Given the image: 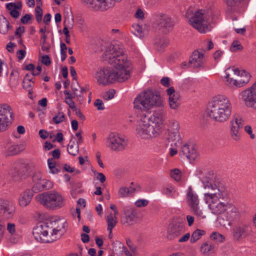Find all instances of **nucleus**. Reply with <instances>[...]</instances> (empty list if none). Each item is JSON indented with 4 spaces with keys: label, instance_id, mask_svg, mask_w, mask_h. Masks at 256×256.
I'll use <instances>...</instances> for the list:
<instances>
[{
    "label": "nucleus",
    "instance_id": "nucleus-64",
    "mask_svg": "<svg viewBox=\"0 0 256 256\" xmlns=\"http://www.w3.org/2000/svg\"><path fill=\"white\" fill-rule=\"evenodd\" d=\"M97 180H99L102 183L106 181V178L105 176L102 172H99L96 176Z\"/></svg>",
    "mask_w": 256,
    "mask_h": 256
},
{
    "label": "nucleus",
    "instance_id": "nucleus-59",
    "mask_svg": "<svg viewBox=\"0 0 256 256\" xmlns=\"http://www.w3.org/2000/svg\"><path fill=\"white\" fill-rule=\"evenodd\" d=\"M42 64H44L46 65V66H49L50 63H51V62H50V57L47 56V55H46V56H42Z\"/></svg>",
    "mask_w": 256,
    "mask_h": 256
},
{
    "label": "nucleus",
    "instance_id": "nucleus-5",
    "mask_svg": "<svg viewBox=\"0 0 256 256\" xmlns=\"http://www.w3.org/2000/svg\"><path fill=\"white\" fill-rule=\"evenodd\" d=\"M232 108L229 98L224 95L218 94L214 97L209 102L208 114L214 121L224 122L230 118Z\"/></svg>",
    "mask_w": 256,
    "mask_h": 256
},
{
    "label": "nucleus",
    "instance_id": "nucleus-43",
    "mask_svg": "<svg viewBox=\"0 0 256 256\" xmlns=\"http://www.w3.org/2000/svg\"><path fill=\"white\" fill-rule=\"evenodd\" d=\"M162 193L168 196H172L176 192L175 188L172 186L164 187L162 190Z\"/></svg>",
    "mask_w": 256,
    "mask_h": 256
},
{
    "label": "nucleus",
    "instance_id": "nucleus-11",
    "mask_svg": "<svg viewBox=\"0 0 256 256\" xmlns=\"http://www.w3.org/2000/svg\"><path fill=\"white\" fill-rule=\"evenodd\" d=\"M122 0H82L86 7L94 10L104 11L114 6V2H120Z\"/></svg>",
    "mask_w": 256,
    "mask_h": 256
},
{
    "label": "nucleus",
    "instance_id": "nucleus-29",
    "mask_svg": "<svg viewBox=\"0 0 256 256\" xmlns=\"http://www.w3.org/2000/svg\"><path fill=\"white\" fill-rule=\"evenodd\" d=\"M200 252L204 256H210L215 252L214 246L207 242L202 243L200 247Z\"/></svg>",
    "mask_w": 256,
    "mask_h": 256
},
{
    "label": "nucleus",
    "instance_id": "nucleus-49",
    "mask_svg": "<svg viewBox=\"0 0 256 256\" xmlns=\"http://www.w3.org/2000/svg\"><path fill=\"white\" fill-rule=\"evenodd\" d=\"M6 230L12 236H15L16 234V231L14 224L8 222L7 224Z\"/></svg>",
    "mask_w": 256,
    "mask_h": 256
},
{
    "label": "nucleus",
    "instance_id": "nucleus-12",
    "mask_svg": "<svg viewBox=\"0 0 256 256\" xmlns=\"http://www.w3.org/2000/svg\"><path fill=\"white\" fill-rule=\"evenodd\" d=\"M14 120V114L11 106L6 104H0V128L10 126Z\"/></svg>",
    "mask_w": 256,
    "mask_h": 256
},
{
    "label": "nucleus",
    "instance_id": "nucleus-2",
    "mask_svg": "<svg viewBox=\"0 0 256 256\" xmlns=\"http://www.w3.org/2000/svg\"><path fill=\"white\" fill-rule=\"evenodd\" d=\"M204 187L210 190L204 193V199L212 213L216 215L223 214L224 216H220L218 220L222 226H230L240 217V208L232 202L230 194L220 181L212 180L205 182Z\"/></svg>",
    "mask_w": 256,
    "mask_h": 256
},
{
    "label": "nucleus",
    "instance_id": "nucleus-14",
    "mask_svg": "<svg viewBox=\"0 0 256 256\" xmlns=\"http://www.w3.org/2000/svg\"><path fill=\"white\" fill-rule=\"evenodd\" d=\"M185 230V226L182 222L174 220L167 228L166 237L168 240H173L178 238Z\"/></svg>",
    "mask_w": 256,
    "mask_h": 256
},
{
    "label": "nucleus",
    "instance_id": "nucleus-1",
    "mask_svg": "<svg viewBox=\"0 0 256 256\" xmlns=\"http://www.w3.org/2000/svg\"><path fill=\"white\" fill-rule=\"evenodd\" d=\"M102 60L113 66L98 68L94 78L99 84L106 86L116 82H123L130 77L132 69L131 62L124 54L122 45L108 44Z\"/></svg>",
    "mask_w": 256,
    "mask_h": 256
},
{
    "label": "nucleus",
    "instance_id": "nucleus-47",
    "mask_svg": "<svg viewBox=\"0 0 256 256\" xmlns=\"http://www.w3.org/2000/svg\"><path fill=\"white\" fill-rule=\"evenodd\" d=\"M171 177L176 181L180 180L181 178V172L177 168L172 170L170 173Z\"/></svg>",
    "mask_w": 256,
    "mask_h": 256
},
{
    "label": "nucleus",
    "instance_id": "nucleus-51",
    "mask_svg": "<svg viewBox=\"0 0 256 256\" xmlns=\"http://www.w3.org/2000/svg\"><path fill=\"white\" fill-rule=\"evenodd\" d=\"M242 48V46L240 44L238 41H234L232 43L230 50L232 52H235Z\"/></svg>",
    "mask_w": 256,
    "mask_h": 256
},
{
    "label": "nucleus",
    "instance_id": "nucleus-16",
    "mask_svg": "<svg viewBox=\"0 0 256 256\" xmlns=\"http://www.w3.org/2000/svg\"><path fill=\"white\" fill-rule=\"evenodd\" d=\"M181 157H186L190 162L194 160L198 156V152L192 144L186 143L180 148Z\"/></svg>",
    "mask_w": 256,
    "mask_h": 256
},
{
    "label": "nucleus",
    "instance_id": "nucleus-8",
    "mask_svg": "<svg viewBox=\"0 0 256 256\" xmlns=\"http://www.w3.org/2000/svg\"><path fill=\"white\" fill-rule=\"evenodd\" d=\"M128 140L126 136L118 133H110L106 139V146L111 150L120 152L128 146Z\"/></svg>",
    "mask_w": 256,
    "mask_h": 256
},
{
    "label": "nucleus",
    "instance_id": "nucleus-17",
    "mask_svg": "<svg viewBox=\"0 0 256 256\" xmlns=\"http://www.w3.org/2000/svg\"><path fill=\"white\" fill-rule=\"evenodd\" d=\"M226 85L233 87L237 88V80L238 76L236 74H239V70L235 68H228L225 70Z\"/></svg>",
    "mask_w": 256,
    "mask_h": 256
},
{
    "label": "nucleus",
    "instance_id": "nucleus-54",
    "mask_svg": "<svg viewBox=\"0 0 256 256\" xmlns=\"http://www.w3.org/2000/svg\"><path fill=\"white\" fill-rule=\"evenodd\" d=\"M148 201L146 200L140 199L135 202L136 206L138 208L144 207L148 204Z\"/></svg>",
    "mask_w": 256,
    "mask_h": 256
},
{
    "label": "nucleus",
    "instance_id": "nucleus-50",
    "mask_svg": "<svg viewBox=\"0 0 256 256\" xmlns=\"http://www.w3.org/2000/svg\"><path fill=\"white\" fill-rule=\"evenodd\" d=\"M230 134L234 140H238L240 138V134L238 129H230Z\"/></svg>",
    "mask_w": 256,
    "mask_h": 256
},
{
    "label": "nucleus",
    "instance_id": "nucleus-36",
    "mask_svg": "<svg viewBox=\"0 0 256 256\" xmlns=\"http://www.w3.org/2000/svg\"><path fill=\"white\" fill-rule=\"evenodd\" d=\"M106 221L108 224V230L110 232V234L112 233L113 228L116 226L118 223L116 219L113 217L112 213H110L106 218Z\"/></svg>",
    "mask_w": 256,
    "mask_h": 256
},
{
    "label": "nucleus",
    "instance_id": "nucleus-33",
    "mask_svg": "<svg viewBox=\"0 0 256 256\" xmlns=\"http://www.w3.org/2000/svg\"><path fill=\"white\" fill-rule=\"evenodd\" d=\"M19 84V73L18 70H12L10 74L9 84L11 88H14Z\"/></svg>",
    "mask_w": 256,
    "mask_h": 256
},
{
    "label": "nucleus",
    "instance_id": "nucleus-63",
    "mask_svg": "<svg viewBox=\"0 0 256 256\" xmlns=\"http://www.w3.org/2000/svg\"><path fill=\"white\" fill-rule=\"evenodd\" d=\"M161 84L166 87L170 86V78L168 77H164L162 78Z\"/></svg>",
    "mask_w": 256,
    "mask_h": 256
},
{
    "label": "nucleus",
    "instance_id": "nucleus-26",
    "mask_svg": "<svg viewBox=\"0 0 256 256\" xmlns=\"http://www.w3.org/2000/svg\"><path fill=\"white\" fill-rule=\"evenodd\" d=\"M168 138L171 141L176 142L174 145L180 146L182 144V137L178 129L168 130Z\"/></svg>",
    "mask_w": 256,
    "mask_h": 256
},
{
    "label": "nucleus",
    "instance_id": "nucleus-20",
    "mask_svg": "<svg viewBox=\"0 0 256 256\" xmlns=\"http://www.w3.org/2000/svg\"><path fill=\"white\" fill-rule=\"evenodd\" d=\"M160 132V129H136L138 136L144 139L156 137Z\"/></svg>",
    "mask_w": 256,
    "mask_h": 256
},
{
    "label": "nucleus",
    "instance_id": "nucleus-52",
    "mask_svg": "<svg viewBox=\"0 0 256 256\" xmlns=\"http://www.w3.org/2000/svg\"><path fill=\"white\" fill-rule=\"evenodd\" d=\"M64 28H63V32L65 34L66 36H70L69 31L68 30V28H72L73 26L72 23L70 24L68 23V24H66V22L65 20L64 22Z\"/></svg>",
    "mask_w": 256,
    "mask_h": 256
},
{
    "label": "nucleus",
    "instance_id": "nucleus-45",
    "mask_svg": "<svg viewBox=\"0 0 256 256\" xmlns=\"http://www.w3.org/2000/svg\"><path fill=\"white\" fill-rule=\"evenodd\" d=\"M42 178V174L40 172H36L34 174L32 178L34 185H36V184H38Z\"/></svg>",
    "mask_w": 256,
    "mask_h": 256
},
{
    "label": "nucleus",
    "instance_id": "nucleus-32",
    "mask_svg": "<svg viewBox=\"0 0 256 256\" xmlns=\"http://www.w3.org/2000/svg\"><path fill=\"white\" fill-rule=\"evenodd\" d=\"M169 44V40L164 36L157 38L154 42V46L157 50L161 52L168 46Z\"/></svg>",
    "mask_w": 256,
    "mask_h": 256
},
{
    "label": "nucleus",
    "instance_id": "nucleus-15",
    "mask_svg": "<svg viewBox=\"0 0 256 256\" xmlns=\"http://www.w3.org/2000/svg\"><path fill=\"white\" fill-rule=\"evenodd\" d=\"M155 23L160 28L172 30L176 24V22L170 16L162 14L156 16Z\"/></svg>",
    "mask_w": 256,
    "mask_h": 256
},
{
    "label": "nucleus",
    "instance_id": "nucleus-21",
    "mask_svg": "<svg viewBox=\"0 0 256 256\" xmlns=\"http://www.w3.org/2000/svg\"><path fill=\"white\" fill-rule=\"evenodd\" d=\"M0 210L6 216H11L14 212L12 203L8 200L0 199Z\"/></svg>",
    "mask_w": 256,
    "mask_h": 256
},
{
    "label": "nucleus",
    "instance_id": "nucleus-7",
    "mask_svg": "<svg viewBox=\"0 0 256 256\" xmlns=\"http://www.w3.org/2000/svg\"><path fill=\"white\" fill-rule=\"evenodd\" d=\"M36 200L46 208L52 210L61 208L65 204L64 197L55 190L40 194L36 196Z\"/></svg>",
    "mask_w": 256,
    "mask_h": 256
},
{
    "label": "nucleus",
    "instance_id": "nucleus-25",
    "mask_svg": "<svg viewBox=\"0 0 256 256\" xmlns=\"http://www.w3.org/2000/svg\"><path fill=\"white\" fill-rule=\"evenodd\" d=\"M52 186V182L42 178L38 184L34 185L32 190L34 192H37L44 190L50 189Z\"/></svg>",
    "mask_w": 256,
    "mask_h": 256
},
{
    "label": "nucleus",
    "instance_id": "nucleus-60",
    "mask_svg": "<svg viewBox=\"0 0 256 256\" xmlns=\"http://www.w3.org/2000/svg\"><path fill=\"white\" fill-rule=\"evenodd\" d=\"M38 134L40 137L42 139H46L48 136V132L44 129H40Z\"/></svg>",
    "mask_w": 256,
    "mask_h": 256
},
{
    "label": "nucleus",
    "instance_id": "nucleus-40",
    "mask_svg": "<svg viewBox=\"0 0 256 256\" xmlns=\"http://www.w3.org/2000/svg\"><path fill=\"white\" fill-rule=\"evenodd\" d=\"M48 164L49 168V172L52 174H56L59 170L56 166V162L54 158H50L48 160Z\"/></svg>",
    "mask_w": 256,
    "mask_h": 256
},
{
    "label": "nucleus",
    "instance_id": "nucleus-10",
    "mask_svg": "<svg viewBox=\"0 0 256 256\" xmlns=\"http://www.w3.org/2000/svg\"><path fill=\"white\" fill-rule=\"evenodd\" d=\"M164 118V112L163 110H156L150 118H148L146 116L143 118L140 123V126L146 128L160 127L163 123Z\"/></svg>",
    "mask_w": 256,
    "mask_h": 256
},
{
    "label": "nucleus",
    "instance_id": "nucleus-42",
    "mask_svg": "<svg viewBox=\"0 0 256 256\" xmlns=\"http://www.w3.org/2000/svg\"><path fill=\"white\" fill-rule=\"evenodd\" d=\"M21 150L18 145H12L10 146L6 150V154L8 156H13L18 154Z\"/></svg>",
    "mask_w": 256,
    "mask_h": 256
},
{
    "label": "nucleus",
    "instance_id": "nucleus-24",
    "mask_svg": "<svg viewBox=\"0 0 256 256\" xmlns=\"http://www.w3.org/2000/svg\"><path fill=\"white\" fill-rule=\"evenodd\" d=\"M32 192L30 190H27L20 194L18 198V204L21 207H25L31 202Z\"/></svg>",
    "mask_w": 256,
    "mask_h": 256
},
{
    "label": "nucleus",
    "instance_id": "nucleus-38",
    "mask_svg": "<svg viewBox=\"0 0 256 256\" xmlns=\"http://www.w3.org/2000/svg\"><path fill=\"white\" fill-rule=\"evenodd\" d=\"M205 234L206 232L204 230H200L198 229L192 232L191 236L190 242L191 243L196 242L198 240H200L202 236L204 235Z\"/></svg>",
    "mask_w": 256,
    "mask_h": 256
},
{
    "label": "nucleus",
    "instance_id": "nucleus-56",
    "mask_svg": "<svg viewBox=\"0 0 256 256\" xmlns=\"http://www.w3.org/2000/svg\"><path fill=\"white\" fill-rule=\"evenodd\" d=\"M190 238V233H186L182 236H180L178 242H187Z\"/></svg>",
    "mask_w": 256,
    "mask_h": 256
},
{
    "label": "nucleus",
    "instance_id": "nucleus-57",
    "mask_svg": "<svg viewBox=\"0 0 256 256\" xmlns=\"http://www.w3.org/2000/svg\"><path fill=\"white\" fill-rule=\"evenodd\" d=\"M32 18V16L30 14H26L21 18L20 21L24 24H28Z\"/></svg>",
    "mask_w": 256,
    "mask_h": 256
},
{
    "label": "nucleus",
    "instance_id": "nucleus-18",
    "mask_svg": "<svg viewBox=\"0 0 256 256\" xmlns=\"http://www.w3.org/2000/svg\"><path fill=\"white\" fill-rule=\"evenodd\" d=\"M204 60L203 54L198 50H194L190 60V64L193 68H202L204 66Z\"/></svg>",
    "mask_w": 256,
    "mask_h": 256
},
{
    "label": "nucleus",
    "instance_id": "nucleus-35",
    "mask_svg": "<svg viewBox=\"0 0 256 256\" xmlns=\"http://www.w3.org/2000/svg\"><path fill=\"white\" fill-rule=\"evenodd\" d=\"M134 192L135 189L134 188L122 186L118 190V196L120 198H126L130 194H133Z\"/></svg>",
    "mask_w": 256,
    "mask_h": 256
},
{
    "label": "nucleus",
    "instance_id": "nucleus-48",
    "mask_svg": "<svg viewBox=\"0 0 256 256\" xmlns=\"http://www.w3.org/2000/svg\"><path fill=\"white\" fill-rule=\"evenodd\" d=\"M36 18L38 22H40L42 20V10L40 6H37L35 8Z\"/></svg>",
    "mask_w": 256,
    "mask_h": 256
},
{
    "label": "nucleus",
    "instance_id": "nucleus-41",
    "mask_svg": "<svg viewBox=\"0 0 256 256\" xmlns=\"http://www.w3.org/2000/svg\"><path fill=\"white\" fill-rule=\"evenodd\" d=\"M210 238L216 243H222L225 240L224 236L218 232H213L212 233L210 236Z\"/></svg>",
    "mask_w": 256,
    "mask_h": 256
},
{
    "label": "nucleus",
    "instance_id": "nucleus-19",
    "mask_svg": "<svg viewBox=\"0 0 256 256\" xmlns=\"http://www.w3.org/2000/svg\"><path fill=\"white\" fill-rule=\"evenodd\" d=\"M136 220V214L128 207L124 208V216L122 217V222L128 225L134 224Z\"/></svg>",
    "mask_w": 256,
    "mask_h": 256
},
{
    "label": "nucleus",
    "instance_id": "nucleus-3",
    "mask_svg": "<svg viewBox=\"0 0 256 256\" xmlns=\"http://www.w3.org/2000/svg\"><path fill=\"white\" fill-rule=\"evenodd\" d=\"M66 223L64 219L56 218L40 223L34 228V238L40 242H52L64 233Z\"/></svg>",
    "mask_w": 256,
    "mask_h": 256
},
{
    "label": "nucleus",
    "instance_id": "nucleus-27",
    "mask_svg": "<svg viewBox=\"0 0 256 256\" xmlns=\"http://www.w3.org/2000/svg\"><path fill=\"white\" fill-rule=\"evenodd\" d=\"M249 226L246 224L238 226L233 229L234 238L237 240H240L242 236H245L248 231Z\"/></svg>",
    "mask_w": 256,
    "mask_h": 256
},
{
    "label": "nucleus",
    "instance_id": "nucleus-6",
    "mask_svg": "<svg viewBox=\"0 0 256 256\" xmlns=\"http://www.w3.org/2000/svg\"><path fill=\"white\" fill-rule=\"evenodd\" d=\"M134 104V108L142 110H147L154 106L161 108L164 106L160 96L151 88L140 93L135 98Z\"/></svg>",
    "mask_w": 256,
    "mask_h": 256
},
{
    "label": "nucleus",
    "instance_id": "nucleus-58",
    "mask_svg": "<svg viewBox=\"0 0 256 256\" xmlns=\"http://www.w3.org/2000/svg\"><path fill=\"white\" fill-rule=\"evenodd\" d=\"M134 16L136 18L143 19L144 14L143 11L141 9L138 8L136 11Z\"/></svg>",
    "mask_w": 256,
    "mask_h": 256
},
{
    "label": "nucleus",
    "instance_id": "nucleus-22",
    "mask_svg": "<svg viewBox=\"0 0 256 256\" xmlns=\"http://www.w3.org/2000/svg\"><path fill=\"white\" fill-rule=\"evenodd\" d=\"M132 32L140 38L148 35L149 27L146 24H134L132 25Z\"/></svg>",
    "mask_w": 256,
    "mask_h": 256
},
{
    "label": "nucleus",
    "instance_id": "nucleus-34",
    "mask_svg": "<svg viewBox=\"0 0 256 256\" xmlns=\"http://www.w3.org/2000/svg\"><path fill=\"white\" fill-rule=\"evenodd\" d=\"M11 28L12 26L6 18L3 16H0V33L5 34Z\"/></svg>",
    "mask_w": 256,
    "mask_h": 256
},
{
    "label": "nucleus",
    "instance_id": "nucleus-9",
    "mask_svg": "<svg viewBox=\"0 0 256 256\" xmlns=\"http://www.w3.org/2000/svg\"><path fill=\"white\" fill-rule=\"evenodd\" d=\"M238 98L248 107L256 110V82L250 88L241 92Z\"/></svg>",
    "mask_w": 256,
    "mask_h": 256
},
{
    "label": "nucleus",
    "instance_id": "nucleus-53",
    "mask_svg": "<svg viewBox=\"0 0 256 256\" xmlns=\"http://www.w3.org/2000/svg\"><path fill=\"white\" fill-rule=\"evenodd\" d=\"M94 105L98 110H103L104 109V102L100 99H96L94 102Z\"/></svg>",
    "mask_w": 256,
    "mask_h": 256
},
{
    "label": "nucleus",
    "instance_id": "nucleus-46",
    "mask_svg": "<svg viewBox=\"0 0 256 256\" xmlns=\"http://www.w3.org/2000/svg\"><path fill=\"white\" fill-rule=\"evenodd\" d=\"M64 120V114L62 112H59L56 115L52 118V121L54 123L58 124L62 122Z\"/></svg>",
    "mask_w": 256,
    "mask_h": 256
},
{
    "label": "nucleus",
    "instance_id": "nucleus-23",
    "mask_svg": "<svg viewBox=\"0 0 256 256\" xmlns=\"http://www.w3.org/2000/svg\"><path fill=\"white\" fill-rule=\"evenodd\" d=\"M239 74H236L238 76L237 88L244 86L250 82V74L244 70H240Z\"/></svg>",
    "mask_w": 256,
    "mask_h": 256
},
{
    "label": "nucleus",
    "instance_id": "nucleus-62",
    "mask_svg": "<svg viewBox=\"0 0 256 256\" xmlns=\"http://www.w3.org/2000/svg\"><path fill=\"white\" fill-rule=\"evenodd\" d=\"M65 102L69 106L70 108L74 110L76 109L75 104L72 99L65 98Z\"/></svg>",
    "mask_w": 256,
    "mask_h": 256
},
{
    "label": "nucleus",
    "instance_id": "nucleus-31",
    "mask_svg": "<svg viewBox=\"0 0 256 256\" xmlns=\"http://www.w3.org/2000/svg\"><path fill=\"white\" fill-rule=\"evenodd\" d=\"M231 128H252L250 125H245L244 120L242 118L238 116L234 115L231 122Z\"/></svg>",
    "mask_w": 256,
    "mask_h": 256
},
{
    "label": "nucleus",
    "instance_id": "nucleus-4",
    "mask_svg": "<svg viewBox=\"0 0 256 256\" xmlns=\"http://www.w3.org/2000/svg\"><path fill=\"white\" fill-rule=\"evenodd\" d=\"M219 11L214 6H210L206 9L200 10L192 14L191 11H188L186 17L189 24L201 33H206L210 29V23L214 18L219 14Z\"/></svg>",
    "mask_w": 256,
    "mask_h": 256
},
{
    "label": "nucleus",
    "instance_id": "nucleus-55",
    "mask_svg": "<svg viewBox=\"0 0 256 256\" xmlns=\"http://www.w3.org/2000/svg\"><path fill=\"white\" fill-rule=\"evenodd\" d=\"M114 90H110L106 92V93L104 95V98L106 100H110L112 99L114 97Z\"/></svg>",
    "mask_w": 256,
    "mask_h": 256
},
{
    "label": "nucleus",
    "instance_id": "nucleus-44",
    "mask_svg": "<svg viewBox=\"0 0 256 256\" xmlns=\"http://www.w3.org/2000/svg\"><path fill=\"white\" fill-rule=\"evenodd\" d=\"M78 129H72L71 132L72 138L74 139L77 141L76 144H80L82 142V137L81 135V132L78 131Z\"/></svg>",
    "mask_w": 256,
    "mask_h": 256
},
{
    "label": "nucleus",
    "instance_id": "nucleus-28",
    "mask_svg": "<svg viewBox=\"0 0 256 256\" xmlns=\"http://www.w3.org/2000/svg\"><path fill=\"white\" fill-rule=\"evenodd\" d=\"M22 8V4L20 2H10L6 5V8L10 12V16L14 18L19 16L20 13L17 10H21Z\"/></svg>",
    "mask_w": 256,
    "mask_h": 256
},
{
    "label": "nucleus",
    "instance_id": "nucleus-37",
    "mask_svg": "<svg viewBox=\"0 0 256 256\" xmlns=\"http://www.w3.org/2000/svg\"><path fill=\"white\" fill-rule=\"evenodd\" d=\"M170 106L172 109H176L180 105V96L176 94L169 97Z\"/></svg>",
    "mask_w": 256,
    "mask_h": 256
},
{
    "label": "nucleus",
    "instance_id": "nucleus-13",
    "mask_svg": "<svg viewBox=\"0 0 256 256\" xmlns=\"http://www.w3.org/2000/svg\"><path fill=\"white\" fill-rule=\"evenodd\" d=\"M186 202L188 206L190 208L191 210L198 216L204 218L206 216L199 208V199L197 194L192 190L191 187L188 190L186 197Z\"/></svg>",
    "mask_w": 256,
    "mask_h": 256
},
{
    "label": "nucleus",
    "instance_id": "nucleus-61",
    "mask_svg": "<svg viewBox=\"0 0 256 256\" xmlns=\"http://www.w3.org/2000/svg\"><path fill=\"white\" fill-rule=\"evenodd\" d=\"M16 54L18 60H22L25 57L26 52L24 50H20L17 52Z\"/></svg>",
    "mask_w": 256,
    "mask_h": 256
},
{
    "label": "nucleus",
    "instance_id": "nucleus-39",
    "mask_svg": "<svg viewBox=\"0 0 256 256\" xmlns=\"http://www.w3.org/2000/svg\"><path fill=\"white\" fill-rule=\"evenodd\" d=\"M78 144L73 142H70L68 146V152L72 156H76L78 152Z\"/></svg>",
    "mask_w": 256,
    "mask_h": 256
},
{
    "label": "nucleus",
    "instance_id": "nucleus-30",
    "mask_svg": "<svg viewBox=\"0 0 256 256\" xmlns=\"http://www.w3.org/2000/svg\"><path fill=\"white\" fill-rule=\"evenodd\" d=\"M227 6L228 10L232 12H237L244 0H224Z\"/></svg>",
    "mask_w": 256,
    "mask_h": 256
}]
</instances>
